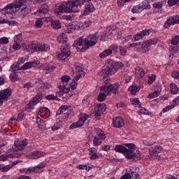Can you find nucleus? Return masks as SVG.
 I'll return each mask as SVG.
<instances>
[{
    "mask_svg": "<svg viewBox=\"0 0 179 179\" xmlns=\"http://www.w3.org/2000/svg\"><path fill=\"white\" fill-rule=\"evenodd\" d=\"M177 2L179 6V0H168V5L169 6H174Z\"/></svg>",
    "mask_w": 179,
    "mask_h": 179,
    "instance_id": "53",
    "label": "nucleus"
},
{
    "mask_svg": "<svg viewBox=\"0 0 179 179\" xmlns=\"http://www.w3.org/2000/svg\"><path fill=\"white\" fill-rule=\"evenodd\" d=\"M160 92H162V87L160 85H156L155 91L148 95V99H155V97H157L160 94Z\"/></svg>",
    "mask_w": 179,
    "mask_h": 179,
    "instance_id": "26",
    "label": "nucleus"
},
{
    "mask_svg": "<svg viewBox=\"0 0 179 179\" xmlns=\"http://www.w3.org/2000/svg\"><path fill=\"white\" fill-rule=\"evenodd\" d=\"M85 3V8L83 15H90L94 12V6L93 3L87 0H71L68 1H64L62 4H56L55 13L57 16L61 15V13H76L79 12V8L82 7V5Z\"/></svg>",
    "mask_w": 179,
    "mask_h": 179,
    "instance_id": "1",
    "label": "nucleus"
},
{
    "mask_svg": "<svg viewBox=\"0 0 179 179\" xmlns=\"http://www.w3.org/2000/svg\"><path fill=\"white\" fill-rule=\"evenodd\" d=\"M150 33H152V30L145 29L141 32V34L143 37H145V36H149Z\"/></svg>",
    "mask_w": 179,
    "mask_h": 179,
    "instance_id": "55",
    "label": "nucleus"
},
{
    "mask_svg": "<svg viewBox=\"0 0 179 179\" xmlns=\"http://www.w3.org/2000/svg\"><path fill=\"white\" fill-rule=\"evenodd\" d=\"M9 43V38L3 37L0 38V44H8Z\"/></svg>",
    "mask_w": 179,
    "mask_h": 179,
    "instance_id": "58",
    "label": "nucleus"
},
{
    "mask_svg": "<svg viewBox=\"0 0 179 179\" xmlns=\"http://www.w3.org/2000/svg\"><path fill=\"white\" fill-rule=\"evenodd\" d=\"M162 152H163V147L160 145H155L149 150L150 155L152 157H159V153H162Z\"/></svg>",
    "mask_w": 179,
    "mask_h": 179,
    "instance_id": "19",
    "label": "nucleus"
},
{
    "mask_svg": "<svg viewBox=\"0 0 179 179\" xmlns=\"http://www.w3.org/2000/svg\"><path fill=\"white\" fill-rule=\"evenodd\" d=\"M153 8H156V9H160L162 8V6H163V2L162 1H157L155 2L152 4Z\"/></svg>",
    "mask_w": 179,
    "mask_h": 179,
    "instance_id": "50",
    "label": "nucleus"
},
{
    "mask_svg": "<svg viewBox=\"0 0 179 179\" xmlns=\"http://www.w3.org/2000/svg\"><path fill=\"white\" fill-rule=\"evenodd\" d=\"M34 66V62H29L25 63L22 66L20 67L21 71H26V69H30Z\"/></svg>",
    "mask_w": 179,
    "mask_h": 179,
    "instance_id": "38",
    "label": "nucleus"
},
{
    "mask_svg": "<svg viewBox=\"0 0 179 179\" xmlns=\"http://www.w3.org/2000/svg\"><path fill=\"white\" fill-rule=\"evenodd\" d=\"M69 107L68 106L66 105H64V106H62L59 109V114H62V113H64V111H66V110H68Z\"/></svg>",
    "mask_w": 179,
    "mask_h": 179,
    "instance_id": "59",
    "label": "nucleus"
},
{
    "mask_svg": "<svg viewBox=\"0 0 179 179\" xmlns=\"http://www.w3.org/2000/svg\"><path fill=\"white\" fill-rule=\"evenodd\" d=\"M13 166V164L6 165V166L2 168V171H8V170H10V169H12Z\"/></svg>",
    "mask_w": 179,
    "mask_h": 179,
    "instance_id": "61",
    "label": "nucleus"
},
{
    "mask_svg": "<svg viewBox=\"0 0 179 179\" xmlns=\"http://www.w3.org/2000/svg\"><path fill=\"white\" fill-rule=\"evenodd\" d=\"M115 150L119 153H127V148L123 145H116L115 147Z\"/></svg>",
    "mask_w": 179,
    "mask_h": 179,
    "instance_id": "42",
    "label": "nucleus"
},
{
    "mask_svg": "<svg viewBox=\"0 0 179 179\" xmlns=\"http://www.w3.org/2000/svg\"><path fill=\"white\" fill-rule=\"evenodd\" d=\"M15 43H21L22 41V34H18L14 37Z\"/></svg>",
    "mask_w": 179,
    "mask_h": 179,
    "instance_id": "54",
    "label": "nucleus"
},
{
    "mask_svg": "<svg viewBox=\"0 0 179 179\" xmlns=\"http://www.w3.org/2000/svg\"><path fill=\"white\" fill-rule=\"evenodd\" d=\"M136 78L138 79H141V78H143L145 76V70L142 69L141 66H137L136 68Z\"/></svg>",
    "mask_w": 179,
    "mask_h": 179,
    "instance_id": "29",
    "label": "nucleus"
},
{
    "mask_svg": "<svg viewBox=\"0 0 179 179\" xmlns=\"http://www.w3.org/2000/svg\"><path fill=\"white\" fill-rule=\"evenodd\" d=\"M57 41L59 44H62L60 46L61 53L57 55V58L65 62L67 57L71 55V46L68 44V38L66 34H61L57 37Z\"/></svg>",
    "mask_w": 179,
    "mask_h": 179,
    "instance_id": "2",
    "label": "nucleus"
},
{
    "mask_svg": "<svg viewBox=\"0 0 179 179\" xmlns=\"http://www.w3.org/2000/svg\"><path fill=\"white\" fill-rule=\"evenodd\" d=\"M96 108L99 113L103 114V113H106V109L107 108V107H106V103H98L96 105V108Z\"/></svg>",
    "mask_w": 179,
    "mask_h": 179,
    "instance_id": "37",
    "label": "nucleus"
},
{
    "mask_svg": "<svg viewBox=\"0 0 179 179\" xmlns=\"http://www.w3.org/2000/svg\"><path fill=\"white\" fill-rule=\"evenodd\" d=\"M73 73L76 75L74 79L76 82H78L80 78H83V76H85V72H83V65L82 64H76L75 65Z\"/></svg>",
    "mask_w": 179,
    "mask_h": 179,
    "instance_id": "13",
    "label": "nucleus"
},
{
    "mask_svg": "<svg viewBox=\"0 0 179 179\" xmlns=\"http://www.w3.org/2000/svg\"><path fill=\"white\" fill-rule=\"evenodd\" d=\"M101 112L97 111V108H95L94 110V117L96 118V120H100V117H101Z\"/></svg>",
    "mask_w": 179,
    "mask_h": 179,
    "instance_id": "57",
    "label": "nucleus"
},
{
    "mask_svg": "<svg viewBox=\"0 0 179 179\" xmlns=\"http://www.w3.org/2000/svg\"><path fill=\"white\" fill-rule=\"evenodd\" d=\"M84 41V43H83ZM86 42L83 41V38H78L77 40L74 41L73 44V47H76L77 51L85 52L87 48H85Z\"/></svg>",
    "mask_w": 179,
    "mask_h": 179,
    "instance_id": "12",
    "label": "nucleus"
},
{
    "mask_svg": "<svg viewBox=\"0 0 179 179\" xmlns=\"http://www.w3.org/2000/svg\"><path fill=\"white\" fill-rule=\"evenodd\" d=\"M131 102L133 106H138V107L141 108V101H139V99L135 98V99H131Z\"/></svg>",
    "mask_w": 179,
    "mask_h": 179,
    "instance_id": "47",
    "label": "nucleus"
},
{
    "mask_svg": "<svg viewBox=\"0 0 179 179\" xmlns=\"http://www.w3.org/2000/svg\"><path fill=\"white\" fill-rule=\"evenodd\" d=\"M179 22V15H176L170 17L164 23V29H169L171 24H178Z\"/></svg>",
    "mask_w": 179,
    "mask_h": 179,
    "instance_id": "17",
    "label": "nucleus"
},
{
    "mask_svg": "<svg viewBox=\"0 0 179 179\" xmlns=\"http://www.w3.org/2000/svg\"><path fill=\"white\" fill-rule=\"evenodd\" d=\"M15 148H13V152H19V150H23L24 146H27V139H24L22 141H16L14 143Z\"/></svg>",
    "mask_w": 179,
    "mask_h": 179,
    "instance_id": "20",
    "label": "nucleus"
},
{
    "mask_svg": "<svg viewBox=\"0 0 179 179\" xmlns=\"http://www.w3.org/2000/svg\"><path fill=\"white\" fill-rule=\"evenodd\" d=\"M131 11L133 13H139V12H142V8L141 7V4L133 6Z\"/></svg>",
    "mask_w": 179,
    "mask_h": 179,
    "instance_id": "44",
    "label": "nucleus"
},
{
    "mask_svg": "<svg viewBox=\"0 0 179 179\" xmlns=\"http://www.w3.org/2000/svg\"><path fill=\"white\" fill-rule=\"evenodd\" d=\"M89 118H90V117L87 114L81 113L78 116V121L76 122L72 123L70 125L69 129H75L76 128H80V127H83L85 124H89V121H90Z\"/></svg>",
    "mask_w": 179,
    "mask_h": 179,
    "instance_id": "7",
    "label": "nucleus"
},
{
    "mask_svg": "<svg viewBox=\"0 0 179 179\" xmlns=\"http://www.w3.org/2000/svg\"><path fill=\"white\" fill-rule=\"evenodd\" d=\"M22 48L27 52H34L37 51V42L22 43Z\"/></svg>",
    "mask_w": 179,
    "mask_h": 179,
    "instance_id": "15",
    "label": "nucleus"
},
{
    "mask_svg": "<svg viewBox=\"0 0 179 179\" xmlns=\"http://www.w3.org/2000/svg\"><path fill=\"white\" fill-rule=\"evenodd\" d=\"M118 84H111L109 82L105 83V85L101 87V90H103L106 94L109 93H114L117 94L118 93Z\"/></svg>",
    "mask_w": 179,
    "mask_h": 179,
    "instance_id": "9",
    "label": "nucleus"
},
{
    "mask_svg": "<svg viewBox=\"0 0 179 179\" xmlns=\"http://www.w3.org/2000/svg\"><path fill=\"white\" fill-rule=\"evenodd\" d=\"M43 100V94L41 92L38 93L29 102V107H33V106H36L38 103H40Z\"/></svg>",
    "mask_w": 179,
    "mask_h": 179,
    "instance_id": "21",
    "label": "nucleus"
},
{
    "mask_svg": "<svg viewBox=\"0 0 179 179\" xmlns=\"http://www.w3.org/2000/svg\"><path fill=\"white\" fill-rule=\"evenodd\" d=\"M54 69H55V66H47L44 69V72L45 73H51V72H53Z\"/></svg>",
    "mask_w": 179,
    "mask_h": 179,
    "instance_id": "46",
    "label": "nucleus"
},
{
    "mask_svg": "<svg viewBox=\"0 0 179 179\" xmlns=\"http://www.w3.org/2000/svg\"><path fill=\"white\" fill-rule=\"evenodd\" d=\"M172 44L169 48L172 54H176L179 51V36L176 35L173 36L171 40Z\"/></svg>",
    "mask_w": 179,
    "mask_h": 179,
    "instance_id": "11",
    "label": "nucleus"
},
{
    "mask_svg": "<svg viewBox=\"0 0 179 179\" xmlns=\"http://www.w3.org/2000/svg\"><path fill=\"white\" fill-rule=\"evenodd\" d=\"M12 91L9 89L0 91V106H2V104H3V101H5V100H8V99L10 97Z\"/></svg>",
    "mask_w": 179,
    "mask_h": 179,
    "instance_id": "18",
    "label": "nucleus"
},
{
    "mask_svg": "<svg viewBox=\"0 0 179 179\" xmlns=\"http://www.w3.org/2000/svg\"><path fill=\"white\" fill-rule=\"evenodd\" d=\"M39 51L40 52H43V51H50V47L46 46L45 45H38L36 44V52Z\"/></svg>",
    "mask_w": 179,
    "mask_h": 179,
    "instance_id": "33",
    "label": "nucleus"
},
{
    "mask_svg": "<svg viewBox=\"0 0 179 179\" xmlns=\"http://www.w3.org/2000/svg\"><path fill=\"white\" fill-rule=\"evenodd\" d=\"M138 114L141 115V114H144L145 115H150V113L146 110L145 108H142L138 112Z\"/></svg>",
    "mask_w": 179,
    "mask_h": 179,
    "instance_id": "52",
    "label": "nucleus"
},
{
    "mask_svg": "<svg viewBox=\"0 0 179 179\" xmlns=\"http://www.w3.org/2000/svg\"><path fill=\"white\" fill-rule=\"evenodd\" d=\"M26 5H27V0H26V3H25V5L22 6L20 8V10L22 13V15H23L24 16H26V15H29V13H30V10L29 8H27L26 6Z\"/></svg>",
    "mask_w": 179,
    "mask_h": 179,
    "instance_id": "35",
    "label": "nucleus"
},
{
    "mask_svg": "<svg viewBox=\"0 0 179 179\" xmlns=\"http://www.w3.org/2000/svg\"><path fill=\"white\" fill-rule=\"evenodd\" d=\"M77 169L78 170H86L87 171H89L90 170H92V169H93V166L92 165H86V164H79L77 166Z\"/></svg>",
    "mask_w": 179,
    "mask_h": 179,
    "instance_id": "39",
    "label": "nucleus"
},
{
    "mask_svg": "<svg viewBox=\"0 0 179 179\" xmlns=\"http://www.w3.org/2000/svg\"><path fill=\"white\" fill-rule=\"evenodd\" d=\"M36 122L40 129H45V122L40 117L36 118Z\"/></svg>",
    "mask_w": 179,
    "mask_h": 179,
    "instance_id": "40",
    "label": "nucleus"
},
{
    "mask_svg": "<svg viewBox=\"0 0 179 179\" xmlns=\"http://www.w3.org/2000/svg\"><path fill=\"white\" fill-rule=\"evenodd\" d=\"M124 146L127 148L124 153V156L127 159H132L134 162L141 160V152L136 151L135 152V150H136V145H135V144L126 143Z\"/></svg>",
    "mask_w": 179,
    "mask_h": 179,
    "instance_id": "6",
    "label": "nucleus"
},
{
    "mask_svg": "<svg viewBox=\"0 0 179 179\" xmlns=\"http://www.w3.org/2000/svg\"><path fill=\"white\" fill-rule=\"evenodd\" d=\"M98 137H94V146H99L101 145V139H106V134L100 129H95Z\"/></svg>",
    "mask_w": 179,
    "mask_h": 179,
    "instance_id": "14",
    "label": "nucleus"
},
{
    "mask_svg": "<svg viewBox=\"0 0 179 179\" xmlns=\"http://www.w3.org/2000/svg\"><path fill=\"white\" fill-rule=\"evenodd\" d=\"M97 40H99V33L96 32L94 34H90L84 40L85 41V48H87L88 50L90 47L96 45Z\"/></svg>",
    "mask_w": 179,
    "mask_h": 179,
    "instance_id": "10",
    "label": "nucleus"
},
{
    "mask_svg": "<svg viewBox=\"0 0 179 179\" xmlns=\"http://www.w3.org/2000/svg\"><path fill=\"white\" fill-rule=\"evenodd\" d=\"M20 68V64L18 63H15L11 66V69L13 71V72H16V71H19V69Z\"/></svg>",
    "mask_w": 179,
    "mask_h": 179,
    "instance_id": "49",
    "label": "nucleus"
},
{
    "mask_svg": "<svg viewBox=\"0 0 179 179\" xmlns=\"http://www.w3.org/2000/svg\"><path fill=\"white\" fill-rule=\"evenodd\" d=\"M24 5H26V0H15L13 3L7 4L3 8H0V12L7 15H15V13H17L20 10V8Z\"/></svg>",
    "mask_w": 179,
    "mask_h": 179,
    "instance_id": "4",
    "label": "nucleus"
},
{
    "mask_svg": "<svg viewBox=\"0 0 179 179\" xmlns=\"http://www.w3.org/2000/svg\"><path fill=\"white\" fill-rule=\"evenodd\" d=\"M100 92L99 94L98 95V101H104V100H106V99H107V96H108V94H107V93H106L104 92V90H100Z\"/></svg>",
    "mask_w": 179,
    "mask_h": 179,
    "instance_id": "34",
    "label": "nucleus"
},
{
    "mask_svg": "<svg viewBox=\"0 0 179 179\" xmlns=\"http://www.w3.org/2000/svg\"><path fill=\"white\" fill-rule=\"evenodd\" d=\"M170 88H171V93L172 94H177L178 93V87L176 83H172L170 84Z\"/></svg>",
    "mask_w": 179,
    "mask_h": 179,
    "instance_id": "41",
    "label": "nucleus"
},
{
    "mask_svg": "<svg viewBox=\"0 0 179 179\" xmlns=\"http://www.w3.org/2000/svg\"><path fill=\"white\" fill-rule=\"evenodd\" d=\"M58 96L59 95H57L55 96L54 94H49L48 96H45L46 100H59L58 99H57V97H58Z\"/></svg>",
    "mask_w": 179,
    "mask_h": 179,
    "instance_id": "51",
    "label": "nucleus"
},
{
    "mask_svg": "<svg viewBox=\"0 0 179 179\" xmlns=\"http://www.w3.org/2000/svg\"><path fill=\"white\" fill-rule=\"evenodd\" d=\"M50 7H48V5L45 3L41 6V9L37 10V13H44V15H45V13H48Z\"/></svg>",
    "mask_w": 179,
    "mask_h": 179,
    "instance_id": "30",
    "label": "nucleus"
},
{
    "mask_svg": "<svg viewBox=\"0 0 179 179\" xmlns=\"http://www.w3.org/2000/svg\"><path fill=\"white\" fill-rule=\"evenodd\" d=\"M35 26L37 29H40V27H43V19L38 18L36 22H35Z\"/></svg>",
    "mask_w": 179,
    "mask_h": 179,
    "instance_id": "48",
    "label": "nucleus"
},
{
    "mask_svg": "<svg viewBox=\"0 0 179 179\" xmlns=\"http://www.w3.org/2000/svg\"><path fill=\"white\" fill-rule=\"evenodd\" d=\"M41 89H50L51 87V84L48 83H43V85L40 86Z\"/></svg>",
    "mask_w": 179,
    "mask_h": 179,
    "instance_id": "63",
    "label": "nucleus"
},
{
    "mask_svg": "<svg viewBox=\"0 0 179 179\" xmlns=\"http://www.w3.org/2000/svg\"><path fill=\"white\" fill-rule=\"evenodd\" d=\"M50 26L52 27V29L58 30L59 29H61L62 24L59 20H51Z\"/></svg>",
    "mask_w": 179,
    "mask_h": 179,
    "instance_id": "31",
    "label": "nucleus"
},
{
    "mask_svg": "<svg viewBox=\"0 0 179 179\" xmlns=\"http://www.w3.org/2000/svg\"><path fill=\"white\" fill-rule=\"evenodd\" d=\"M129 47H131V48H136V51L142 53L143 50V43L141 42L134 43L130 44Z\"/></svg>",
    "mask_w": 179,
    "mask_h": 179,
    "instance_id": "27",
    "label": "nucleus"
},
{
    "mask_svg": "<svg viewBox=\"0 0 179 179\" xmlns=\"http://www.w3.org/2000/svg\"><path fill=\"white\" fill-rule=\"evenodd\" d=\"M140 90H141V87L136 86L135 85H132L129 87L128 90L129 92H130L131 94H136V93H138V92H139Z\"/></svg>",
    "mask_w": 179,
    "mask_h": 179,
    "instance_id": "32",
    "label": "nucleus"
},
{
    "mask_svg": "<svg viewBox=\"0 0 179 179\" xmlns=\"http://www.w3.org/2000/svg\"><path fill=\"white\" fill-rule=\"evenodd\" d=\"M113 124L115 128H122L125 123L121 117H116L113 119Z\"/></svg>",
    "mask_w": 179,
    "mask_h": 179,
    "instance_id": "23",
    "label": "nucleus"
},
{
    "mask_svg": "<svg viewBox=\"0 0 179 179\" xmlns=\"http://www.w3.org/2000/svg\"><path fill=\"white\" fill-rule=\"evenodd\" d=\"M89 150V155H90V160H96V159H99V155H97V150L94 148H90L88 149Z\"/></svg>",
    "mask_w": 179,
    "mask_h": 179,
    "instance_id": "25",
    "label": "nucleus"
},
{
    "mask_svg": "<svg viewBox=\"0 0 179 179\" xmlns=\"http://www.w3.org/2000/svg\"><path fill=\"white\" fill-rule=\"evenodd\" d=\"M20 42H15V43L13 45V50H20L22 48V45L19 44Z\"/></svg>",
    "mask_w": 179,
    "mask_h": 179,
    "instance_id": "60",
    "label": "nucleus"
},
{
    "mask_svg": "<svg viewBox=\"0 0 179 179\" xmlns=\"http://www.w3.org/2000/svg\"><path fill=\"white\" fill-rule=\"evenodd\" d=\"M172 78L174 79H178L179 78V71H175L172 73Z\"/></svg>",
    "mask_w": 179,
    "mask_h": 179,
    "instance_id": "64",
    "label": "nucleus"
},
{
    "mask_svg": "<svg viewBox=\"0 0 179 179\" xmlns=\"http://www.w3.org/2000/svg\"><path fill=\"white\" fill-rule=\"evenodd\" d=\"M83 23L84 29H87V27H90L93 22L91 21H85Z\"/></svg>",
    "mask_w": 179,
    "mask_h": 179,
    "instance_id": "62",
    "label": "nucleus"
},
{
    "mask_svg": "<svg viewBox=\"0 0 179 179\" xmlns=\"http://www.w3.org/2000/svg\"><path fill=\"white\" fill-rule=\"evenodd\" d=\"M110 48L111 49H107V50H105L103 52H101L99 54V57L106 58V57H108V55H111V54H113V50L117 51V50H118V46L113 45V46H111Z\"/></svg>",
    "mask_w": 179,
    "mask_h": 179,
    "instance_id": "22",
    "label": "nucleus"
},
{
    "mask_svg": "<svg viewBox=\"0 0 179 179\" xmlns=\"http://www.w3.org/2000/svg\"><path fill=\"white\" fill-rule=\"evenodd\" d=\"M47 166L45 162H41L35 167L22 168L20 169V173L22 174H30L31 173H41V170H43L44 167Z\"/></svg>",
    "mask_w": 179,
    "mask_h": 179,
    "instance_id": "8",
    "label": "nucleus"
},
{
    "mask_svg": "<svg viewBox=\"0 0 179 179\" xmlns=\"http://www.w3.org/2000/svg\"><path fill=\"white\" fill-rule=\"evenodd\" d=\"M7 24H8V26H18L19 22L15 20H10V21L7 20Z\"/></svg>",
    "mask_w": 179,
    "mask_h": 179,
    "instance_id": "56",
    "label": "nucleus"
},
{
    "mask_svg": "<svg viewBox=\"0 0 179 179\" xmlns=\"http://www.w3.org/2000/svg\"><path fill=\"white\" fill-rule=\"evenodd\" d=\"M72 26H73L74 30H83L85 29L83 22H73Z\"/></svg>",
    "mask_w": 179,
    "mask_h": 179,
    "instance_id": "36",
    "label": "nucleus"
},
{
    "mask_svg": "<svg viewBox=\"0 0 179 179\" xmlns=\"http://www.w3.org/2000/svg\"><path fill=\"white\" fill-rule=\"evenodd\" d=\"M11 82H16L19 80V76L16 73H13L10 75Z\"/></svg>",
    "mask_w": 179,
    "mask_h": 179,
    "instance_id": "45",
    "label": "nucleus"
},
{
    "mask_svg": "<svg viewBox=\"0 0 179 179\" xmlns=\"http://www.w3.org/2000/svg\"><path fill=\"white\" fill-rule=\"evenodd\" d=\"M44 156H45V152L42 151H34L29 155L30 159H40V157H44Z\"/></svg>",
    "mask_w": 179,
    "mask_h": 179,
    "instance_id": "24",
    "label": "nucleus"
},
{
    "mask_svg": "<svg viewBox=\"0 0 179 179\" xmlns=\"http://www.w3.org/2000/svg\"><path fill=\"white\" fill-rule=\"evenodd\" d=\"M159 40L157 38H152L149 39L147 41H144L143 43V50H140L142 52V54H146L148 51H149L150 45H153L154 44H156Z\"/></svg>",
    "mask_w": 179,
    "mask_h": 179,
    "instance_id": "16",
    "label": "nucleus"
},
{
    "mask_svg": "<svg viewBox=\"0 0 179 179\" xmlns=\"http://www.w3.org/2000/svg\"><path fill=\"white\" fill-rule=\"evenodd\" d=\"M70 79L71 77H69V76H62L61 80L62 85H59V89L60 91L56 92L57 96H59V97H62V96L66 94L63 96V99H70V97H72V96H73V94L70 93L71 89L69 87H66V86H68V83L69 82Z\"/></svg>",
    "mask_w": 179,
    "mask_h": 179,
    "instance_id": "5",
    "label": "nucleus"
},
{
    "mask_svg": "<svg viewBox=\"0 0 179 179\" xmlns=\"http://www.w3.org/2000/svg\"><path fill=\"white\" fill-rule=\"evenodd\" d=\"M122 68H124V64L114 60H108V66L102 69L101 76L103 79H106L108 75H113V73H115L117 71L122 69Z\"/></svg>",
    "mask_w": 179,
    "mask_h": 179,
    "instance_id": "3",
    "label": "nucleus"
},
{
    "mask_svg": "<svg viewBox=\"0 0 179 179\" xmlns=\"http://www.w3.org/2000/svg\"><path fill=\"white\" fill-rule=\"evenodd\" d=\"M61 122H62V121L59 120L53 126H52V131H58V129L61 128Z\"/></svg>",
    "mask_w": 179,
    "mask_h": 179,
    "instance_id": "43",
    "label": "nucleus"
},
{
    "mask_svg": "<svg viewBox=\"0 0 179 179\" xmlns=\"http://www.w3.org/2000/svg\"><path fill=\"white\" fill-rule=\"evenodd\" d=\"M38 114L41 115V117L48 118V117H50V112L48 108L41 107Z\"/></svg>",
    "mask_w": 179,
    "mask_h": 179,
    "instance_id": "28",
    "label": "nucleus"
}]
</instances>
